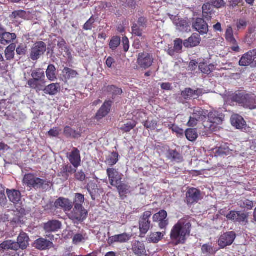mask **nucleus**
<instances>
[{
	"label": "nucleus",
	"instance_id": "nucleus-5",
	"mask_svg": "<svg viewBox=\"0 0 256 256\" xmlns=\"http://www.w3.org/2000/svg\"><path fill=\"white\" fill-rule=\"evenodd\" d=\"M202 198V193L200 190L188 188L186 194L184 202L188 206H192L198 203Z\"/></svg>",
	"mask_w": 256,
	"mask_h": 256
},
{
	"label": "nucleus",
	"instance_id": "nucleus-2",
	"mask_svg": "<svg viewBox=\"0 0 256 256\" xmlns=\"http://www.w3.org/2000/svg\"><path fill=\"white\" fill-rule=\"evenodd\" d=\"M23 182L28 188L36 190L44 188L46 186H49L50 181L36 177L33 174H26L23 178Z\"/></svg>",
	"mask_w": 256,
	"mask_h": 256
},
{
	"label": "nucleus",
	"instance_id": "nucleus-38",
	"mask_svg": "<svg viewBox=\"0 0 256 256\" xmlns=\"http://www.w3.org/2000/svg\"><path fill=\"white\" fill-rule=\"evenodd\" d=\"M62 77L65 82L68 80L76 78L78 76V72L72 68L65 67L62 71Z\"/></svg>",
	"mask_w": 256,
	"mask_h": 256
},
{
	"label": "nucleus",
	"instance_id": "nucleus-11",
	"mask_svg": "<svg viewBox=\"0 0 256 256\" xmlns=\"http://www.w3.org/2000/svg\"><path fill=\"white\" fill-rule=\"evenodd\" d=\"M225 38L228 42L232 46L230 49L232 51L238 52L240 51V48L234 36V31L232 26H228L225 32Z\"/></svg>",
	"mask_w": 256,
	"mask_h": 256
},
{
	"label": "nucleus",
	"instance_id": "nucleus-54",
	"mask_svg": "<svg viewBox=\"0 0 256 256\" xmlns=\"http://www.w3.org/2000/svg\"><path fill=\"white\" fill-rule=\"evenodd\" d=\"M120 44V38L118 36H112L110 42L109 46L110 49L116 50Z\"/></svg>",
	"mask_w": 256,
	"mask_h": 256
},
{
	"label": "nucleus",
	"instance_id": "nucleus-39",
	"mask_svg": "<svg viewBox=\"0 0 256 256\" xmlns=\"http://www.w3.org/2000/svg\"><path fill=\"white\" fill-rule=\"evenodd\" d=\"M243 106L250 110L256 109V96L254 94H248Z\"/></svg>",
	"mask_w": 256,
	"mask_h": 256
},
{
	"label": "nucleus",
	"instance_id": "nucleus-31",
	"mask_svg": "<svg viewBox=\"0 0 256 256\" xmlns=\"http://www.w3.org/2000/svg\"><path fill=\"white\" fill-rule=\"evenodd\" d=\"M28 84L32 89L36 90V92L42 91L45 86L46 81H42L34 78H30L28 82Z\"/></svg>",
	"mask_w": 256,
	"mask_h": 256
},
{
	"label": "nucleus",
	"instance_id": "nucleus-63",
	"mask_svg": "<svg viewBox=\"0 0 256 256\" xmlns=\"http://www.w3.org/2000/svg\"><path fill=\"white\" fill-rule=\"evenodd\" d=\"M212 6L216 8H220L226 6V3L224 0H212Z\"/></svg>",
	"mask_w": 256,
	"mask_h": 256
},
{
	"label": "nucleus",
	"instance_id": "nucleus-46",
	"mask_svg": "<svg viewBox=\"0 0 256 256\" xmlns=\"http://www.w3.org/2000/svg\"><path fill=\"white\" fill-rule=\"evenodd\" d=\"M236 216V222H238L240 224H248V218L249 216L248 213L243 212L240 211H238Z\"/></svg>",
	"mask_w": 256,
	"mask_h": 256
},
{
	"label": "nucleus",
	"instance_id": "nucleus-20",
	"mask_svg": "<svg viewBox=\"0 0 256 256\" xmlns=\"http://www.w3.org/2000/svg\"><path fill=\"white\" fill-rule=\"evenodd\" d=\"M53 243L44 238H40L36 240L34 243V246L37 250H44L52 248Z\"/></svg>",
	"mask_w": 256,
	"mask_h": 256
},
{
	"label": "nucleus",
	"instance_id": "nucleus-29",
	"mask_svg": "<svg viewBox=\"0 0 256 256\" xmlns=\"http://www.w3.org/2000/svg\"><path fill=\"white\" fill-rule=\"evenodd\" d=\"M230 121L232 126L237 129L242 130L246 126V122L244 118L238 114L232 116Z\"/></svg>",
	"mask_w": 256,
	"mask_h": 256
},
{
	"label": "nucleus",
	"instance_id": "nucleus-13",
	"mask_svg": "<svg viewBox=\"0 0 256 256\" xmlns=\"http://www.w3.org/2000/svg\"><path fill=\"white\" fill-rule=\"evenodd\" d=\"M67 158L75 168H77L80 166L82 162L80 153L78 148H73L72 152L68 154Z\"/></svg>",
	"mask_w": 256,
	"mask_h": 256
},
{
	"label": "nucleus",
	"instance_id": "nucleus-9",
	"mask_svg": "<svg viewBox=\"0 0 256 256\" xmlns=\"http://www.w3.org/2000/svg\"><path fill=\"white\" fill-rule=\"evenodd\" d=\"M236 238V234L234 232H229L224 233L219 238L218 244L220 248H224L227 246H230Z\"/></svg>",
	"mask_w": 256,
	"mask_h": 256
},
{
	"label": "nucleus",
	"instance_id": "nucleus-15",
	"mask_svg": "<svg viewBox=\"0 0 256 256\" xmlns=\"http://www.w3.org/2000/svg\"><path fill=\"white\" fill-rule=\"evenodd\" d=\"M256 58V50H250L242 56L239 61V64L243 66H250Z\"/></svg>",
	"mask_w": 256,
	"mask_h": 256
},
{
	"label": "nucleus",
	"instance_id": "nucleus-27",
	"mask_svg": "<svg viewBox=\"0 0 256 256\" xmlns=\"http://www.w3.org/2000/svg\"><path fill=\"white\" fill-rule=\"evenodd\" d=\"M174 22L180 31L188 32L190 30V22L186 20L176 16L174 18Z\"/></svg>",
	"mask_w": 256,
	"mask_h": 256
},
{
	"label": "nucleus",
	"instance_id": "nucleus-53",
	"mask_svg": "<svg viewBox=\"0 0 256 256\" xmlns=\"http://www.w3.org/2000/svg\"><path fill=\"white\" fill-rule=\"evenodd\" d=\"M144 29L140 26L138 24L134 23L132 26V34L134 36L141 37L142 36Z\"/></svg>",
	"mask_w": 256,
	"mask_h": 256
},
{
	"label": "nucleus",
	"instance_id": "nucleus-16",
	"mask_svg": "<svg viewBox=\"0 0 256 256\" xmlns=\"http://www.w3.org/2000/svg\"><path fill=\"white\" fill-rule=\"evenodd\" d=\"M202 18L207 21L211 20L216 16V12L210 2L203 4L202 6Z\"/></svg>",
	"mask_w": 256,
	"mask_h": 256
},
{
	"label": "nucleus",
	"instance_id": "nucleus-57",
	"mask_svg": "<svg viewBox=\"0 0 256 256\" xmlns=\"http://www.w3.org/2000/svg\"><path fill=\"white\" fill-rule=\"evenodd\" d=\"M84 202V196L81 194H76L74 200V206H76V204H78L80 206H82V204Z\"/></svg>",
	"mask_w": 256,
	"mask_h": 256
},
{
	"label": "nucleus",
	"instance_id": "nucleus-4",
	"mask_svg": "<svg viewBox=\"0 0 256 256\" xmlns=\"http://www.w3.org/2000/svg\"><path fill=\"white\" fill-rule=\"evenodd\" d=\"M46 50V44L42 41L36 42L30 50V58L33 61L38 60Z\"/></svg>",
	"mask_w": 256,
	"mask_h": 256
},
{
	"label": "nucleus",
	"instance_id": "nucleus-25",
	"mask_svg": "<svg viewBox=\"0 0 256 256\" xmlns=\"http://www.w3.org/2000/svg\"><path fill=\"white\" fill-rule=\"evenodd\" d=\"M201 38L198 34H193L188 39L184 42L186 48H192L198 46L200 42Z\"/></svg>",
	"mask_w": 256,
	"mask_h": 256
},
{
	"label": "nucleus",
	"instance_id": "nucleus-43",
	"mask_svg": "<svg viewBox=\"0 0 256 256\" xmlns=\"http://www.w3.org/2000/svg\"><path fill=\"white\" fill-rule=\"evenodd\" d=\"M46 73L48 79L50 81L53 82L57 79L56 68L54 64H50L48 65Z\"/></svg>",
	"mask_w": 256,
	"mask_h": 256
},
{
	"label": "nucleus",
	"instance_id": "nucleus-1",
	"mask_svg": "<svg viewBox=\"0 0 256 256\" xmlns=\"http://www.w3.org/2000/svg\"><path fill=\"white\" fill-rule=\"evenodd\" d=\"M192 229V220L190 217L180 219L172 228L170 234V240L174 246L184 244L190 236Z\"/></svg>",
	"mask_w": 256,
	"mask_h": 256
},
{
	"label": "nucleus",
	"instance_id": "nucleus-49",
	"mask_svg": "<svg viewBox=\"0 0 256 256\" xmlns=\"http://www.w3.org/2000/svg\"><path fill=\"white\" fill-rule=\"evenodd\" d=\"M230 154V149L226 145H222L218 148L216 150V156H227Z\"/></svg>",
	"mask_w": 256,
	"mask_h": 256
},
{
	"label": "nucleus",
	"instance_id": "nucleus-48",
	"mask_svg": "<svg viewBox=\"0 0 256 256\" xmlns=\"http://www.w3.org/2000/svg\"><path fill=\"white\" fill-rule=\"evenodd\" d=\"M31 76L32 78L46 81L44 72L42 68H38L32 71Z\"/></svg>",
	"mask_w": 256,
	"mask_h": 256
},
{
	"label": "nucleus",
	"instance_id": "nucleus-7",
	"mask_svg": "<svg viewBox=\"0 0 256 256\" xmlns=\"http://www.w3.org/2000/svg\"><path fill=\"white\" fill-rule=\"evenodd\" d=\"M154 60V59L152 54L143 52L138 54L137 64L140 68L146 70L152 66Z\"/></svg>",
	"mask_w": 256,
	"mask_h": 256
},
{
	"label": "nucleus",
	"instance_id": "nucleus-58",
	"mask_svg": "<svg viewBox=\"0 0 256 256\" xmlns=\"http://www.w3.org/2000/svg\"><path fill=\"white\" fill-rule=\"evenodd\" d=\"M168 127L170 130H171L172 132L176 133L177 135L182 136L184 134V130L180 128L175 124H168Z\"/></svg>",
	"mask_w": 256,
	"mask_h": 256
},
{
	"label": "nucleus",
	"instance_id": "nucleus-30",
	"mask_svg": "<svg viewBox=\"0 0 256 256\" xmlns=\"http://www.w3.org/2000/svg\"><path fill=\"white\" fill-rule=\"evenodd\" d=\"M60 90V86L59 83H52L43 88L42 91L44 94L50 96H54Z\"/></svg>",
	"mask_w": 256,
	"mask_h": 256
},
{
	"label": "nucleus",
	"instance_id": "nucleus-56",
	"mask_svg": "<svg viewBox=\"0 0 256 256\" xmlns=\"http://www.w3.org/2000/svg\"><path fill=\"white\" fill-rule=\"evenodd\" d=\"M76 172V170L73 168L72 166L69 164L64 165L62 168V173L68 176Z\"/></svg>",
	"mask_w": 256,
	"mask_h": 256
},
{
	"label": "nucleus",
	"instance_id": "nucleus-26",
	"mask_svg": "<svg viewBox=\"0 0 256 256\" xmlns=\"http://www.w3.org/2000/svg\"><path fill=\"white\" fill-rule=\"evenodd\" d=\"M114 186L116 188L120 197L122 200L124 199L126 197V195L130 192V186L128 184L124 183L122 181L117 186Z\"/></svg>",
	"mask_w": 256,
	"mask_h": 256
},
{
	"label": "nucleus",
	"instance_id": "nucleus-18",
	"mask_svg": "<svg viewBox=\"0 0 256 256\" xmlns=\"http://www.w3.org/2000/svg\"><path fill=\"white\" fill-rule=\"evenodd\" d=\"M132 250L136 256H144L146 255V250L144 244L139 240H135L132 242Z\"/></svg>",
	"mask_w": 256,
	"mask_h": 256
},
{
	"label": "nucleus",
	"instance_id": "nucleus-32",
	"mask_svg": "<svg viewBox=\"0 0 256 256\" xmlns=\"http://www.w3.org/2000/svg\"><path fill=\"white\" fill-rule=\"evenodd\" d=\"M248 94L244 92L238 90L231 96V100L232 102H236L243 106Z\"/></svg>",
	"mask_w": 256,
	"mask_h": 256
},
{
	"label": "nucleus",
	"instance_id": "nucleus-45",
	"mask_svg": "<svg viewBox=\"0 0 256 256\" xmlns=\"http://www.w3.org/2000/svg\"><path fill=\"white\" fill-rule=\"evenodd\" d=\"M118 154L117 152H113L106 158V163L108 166H112L118 162Z\"/></svg>",
	"mask_w": 256,
	"mask_h": 256
},
{
	"label": "nucleus",
	"instance_id": "nucleus-34",
	"mask_svg": "<svg viewBox=\"0 0 256 256\" xmlns=\"http://www.w3.org/2000/svg\"><path fill=\"white\" fill-rule=\"evenodd\" d=\"M0 248L3 250H11L17 252L20 248L18 242L12 240H5L0 244Z\"/></svg>",
	"mask_w": 256,
	"mask_h": 256
},
{
	"label": "nucleus",
	"instance_id": "nucleus-52",
	"mask_svg": "<svg viewBox=\"0 0 256 256\" xmlns=\"http://www.w3.org/2000/svg\"><path fill=\"white\" fill-rule=\"evenodd\" d=\"M137 122L135 120H132L122 125L120 130L124 132H128L134 129L136 126Z\"/></svg>",
	"mask_w": 256,
	"mask_h": 256
},
{
	"label": "nucleus",
	"instance_id": "nucleus-61",
	"mask_svg": "<svg viewBox=\"0 0 256 256\" xmlns=\"http://www.w3.org/2000/svg\"><path fill=\"white\" fill-rule=\"evenodd\" d=\"M237 212L238 211L231 210L226 215L222 213H221V214L225 216L228 220H232L234 222H236Z\"/></svg>",
	"mask_w": 256,
	"mask_h": 256
},
{
	"label": "nucleus",
	"instance_id": "nucleus-59",
	"mask_svg": "<svg viewBox=\"0 0 256 256\" xmlns=\"http://www.w3.org/2000/svg\"><path fill=\"white\" fill-rule=\"evenodd\" d=\"M248 26V22L245 19L238 20L236 22V26L238 30H245Z\"/></svg>",
	"mask_w": 256,
	"mask_h": 256
},
{
	"label": "nucleus",
	"instance_id": "nucleus-33",
	"mask_svg": "<svg viewBox=\"0 0 256 256\" xmlns=\"http://www.w3.org/2000/svg\"><path fill=\"white\" fill-rule=\"evenodd\" d=\"M61 222L58 220H52L48 221L44 225V229L46 232H56L60 228Z\"/></svg>",
	"mask_w": 256,
	"mask_h": 256
},
{
	"label": "nucleus",
	"instance_id": "nucleus-28",
	"mask_svg": "<svg viewBox=\"0 0 256 256\" xmlns=\"http://www.w3.org/2000/svg\"><path fill=\"white\" fill-rule=\"evenodd\" d=\"M30 238L28 234L24 232L20 234L17 238L18 248L22 250H25L29 246Z\"/></svg>",
	"mask_w": 256,
	"mask_h": 256
},
{
	"label": "nucleus",
	"instance_id": "nucleus-3",
	"mask_svg": "<svg viewBox=\"0 0 256 256\" xmlns=\"http://www.w3.org/2000/svg\"><path fill=\"white\" fill-rule=\"evenodd\" d=\"M207 116H208V120L204 121L203 125L207 130L210 131H214L217 128L215 124H220L224 118V114L217 111L208 113Z\"/></svg>",
	"mask_w": 256,
	"mask_h": 256
},
{
	"label": "nucleus",
	"instance_id": "nucleus-51",
	"mask_svg": "<svg viewBox=\"0 0 256 256\" xmlns=\"http://www.w3.org/2000/svg\"><path fill=\"white\" fill-rule=\"evenodd\" d=\"M198 67L202 72L204 74H209L214 70V66L213 64L208 65L205 63H200V64Z\"/></svg>",
	"mask_w": 256,
	"mask_h": 256
},
{
	"label": "nucleus",
	"instance_id": "nucleus-6",
	"mask_svg": "<svg viewBox=\"0 0 256 256\" xmlns=\"http://www.w3.org/2000/svg\"><path fill=\"white\" fill-rule=\"evenodd\" d=\"M88 212L82 206H74L72 210L68 214L70 219L82 222L87 218Z\"/></svg>",
	"mask_w": 256,
	"mask_h": 256
},
{
	"label": "nucleus",
	"instance_id": "nucleus-37",
	"mask_svg": "<svg viewBox=\"0 0 256 256\" xmlns=\"http://www.w3.org/2000/svg\"><path fill=\"white\" fill-rule=\"evenodd\" d=\"M208 111L200 108H195L192 116L198 121H203L206 118Z\"/></svg>",
	"mask_w": 256,
	"mask_h": 256
},
{
	"label": "nucleus",
	"instance_id": "nucleus-40",
	"mask_svg": "<svg viewBox=\"0 0 256 256\" xmlns=\"http://www.w3.org/2000/svg\"><path fill=\"white\" fill-rule=\"evenodd\" d=\"M64 134L66 138H76L81 136V133L80 132L76 131L69 126L64 127Z\"/></svg>",
	"mask_w": 256,
	"mask_h": 256
},
{
	"label": "nucleus",
	"instance_id": "nucleus-8",
	"mask_svg": "<svg viewBox=\"0 0 256 256\" xmlns=\"http://www.w3.org/2000/svg\"><path fill=\"white\" fill-rule=\"evenodd\" d=\"M16 38L15 33L6 32L4 26L0 24V44L2 46H7L12 44Z\"/></svg>",
	"mask_w": 256,
	"mask_h": 256
},
{
	"label": "nucleus",
	"instance_id": "nucleus-42",
	"mask_svg": "<svg viewBox=\"0 0 256 256\" xmlns=\"http://www.w3.org/2000/svg\"><path fill=\"white\" fill-rule=\"evenodd\" d=\"M218 250V248L208 244H204L202 246V253L207 256L215 254Z\"/></svg>",
	"mask_w": 256,
	"mask_h": 256
},
{
	"label": "nucleus",
	"instance_id": "nucleus-60",
	"mask_svg": "<svg viewBox=\"0 0 256 256\" xmlns=\"http://www.w3.org/2000/svg\"><path fill=\"white\" fill-rule=\"evenodd\" d=\"M94 22L95 19L93 16H92L84 24L83 29L86 30H92L93 28V24Z\"/></svg>",
	"mask_w": 256,
	"mask_h": 256
},
{
	"label": "nucleus",
	"instance_id": "nucleus-62",
	"mask_svg": "<svg viewBox=\"0 0 256 256\" xmlns=\"http://www.w3.org/2000/svg\"><path fill=\"white\" fill-rule=\"evenodd\" d=\"M26 16V12L24 10H15L11 14V18H24Z\"/></svg>",
	"mask_w": 256,
	"mask_h": 256
},
{
	"label": "nucleus",
	"instance_id": "nucleus-14",
	"mask_svg": "<svg viewBox=\"0 0 256 256\" xmlns=\"http://www.w3.org/2000/svg\"><path fill=\"white\" fill-rule=\"evenodd\" d=\"M168 214L166 210H161L153 216V220L158 222V226L160 229H165L168 224L167 219Z\"/></svg>",
	"mask_w": 256,
	"mask_h": 256
},
{
	"label": "nucleus",
	"instance_id": "nucleus-24",
	"mask_svg": "<svg viewBox=\"0 0 256 256\" xmlns=\"http://www.w3.org/2000/svg\"><path fill=\"white\" fill-rule=\"evenodd\" d=\"M202 94V90L200 88H197L196 90H193L191 88H186L181 92L182 96L185 100L191 99L195 96L198 97Z\"/></svg>",
	"mask_w": 256,
	"mask_h": 256
},
{
	"label": "nucleus",
	"instance_id": "nucleus-44",
	"mask_svg": "<svg viewBox=\"0 0 256 256\" xmlns=\"http://www.w3.org/2000/svg\"><path fill=\"white\" fill-rule=\"evenodd\" d=\"M15 50L16 46L14 44H10L6 48L4 55L7 60L10 61L14 58Z\"/></svg>",
	"mask_w": 256,
	"mask_h": 256
},
{
	"label": "nucleus",
	"instance_id": "nucleus-19",
	"mask_svg": "<svg viewBox=\"0 0 256 256\" xmlns=\"http://www.w3.org/2000/svg\"><path fill=\"white\" fill-rule=\"evenodd\" d=\"M102 92L104 94L112 96L113 99L116 96L121 95L123 92L122 88L114 85L104 86L102 88Z\"/></svg>",
	"mask_w": 256,
	"mask_h": 256
},
{
	"label": "nucleus",
	"instance_id": "nucleus-17",
	"mask_svg": "<svg viewBox=\"0 0 256 256\" xmlns=\"http://www.w3.org/2000/svg\"><path fill=\"white\" fill-rule=\"evenodd\" d=\"M204 20L197 18L192 25L194 28L202 35L206 34L208 32V24Z\"/></svg>",
	"mask_w": 256,
	"mask_h": 256
},
{
	"label": "nucleus",
	"instance_id": "nucleus-64",
	"mask_svg": "<svg viewBox=\"0 0 256 256\" xmlns=\"http://www.w3.org/2000/svg\"><path fill=\"white\" fill-rule=\"evenodd\" d=\"M182 48V40L180 38H176L174 41V47L176 52H179L181 51Z\"/></svg>",
	"mask_w": 256,
	"mask_h": 256
},
{
	"label": "nucleus",
	"instance_id": "nucleus-21",
	"mask_svg": "<svg viewBox=\"0 0 256 256\" xmlns=\"http://www.w3.org/2000/svg\"><path fill=\"white\" fill-rule=\"evenodd\" d=\"M54 206L57 208H62L64 212L70 211L72 208L70 201L64 198H60L54 202Z\"/></svg>",
	"mask_w": 256,
	"mask_h": 256
},
{
	"label": "nucleus",
	"instance_id": "nucleus-12",
	"mask_svg": "<svg viewBox=\"0 0 256 256\" xmlns=\"http://www.w3.org/2000/svg\"><path fill=\"white\" fill-rule=\"evenodd\" d=\"M110 183L112 186H117L122 179L123 175L118 170L114 168H108L106 170Z\"/></svg>",
	"mask_w": 256,
	"mask_h": 256
},
{
	"label": "nucleus",
	"instance_id": "nucleus-22",
	"mask_svg": "<svg viewBox=\"0 0 256 256\" xmlns=\"http://www.w3.org/2000/svg\"><path fill=\"white\" fill-rule=\"evenodd\" d=\"M112 103V102L110 100L104 102L96 114V119H102L108 115L110 110Z\"/></svg>",
	"mask_w": 256,
	"mask_h": 256
},
{
	"label": "nucleus",
	"instance_id": "nucleus-47",
	"mask_svg": "<svg viewBox=\"0 0 256 256\" xmlns=\"http://www.w3.org/2000/svg\"><path fill=\"white\" fill-rule=\"evenodd\" d=\"M185 135L186 138L190 142L195 141L198 137L196 129L193 128L187 129L185 132Z\"/></svg>",
	"mask_w": 256,
	"mask_h": 256
},
{
	"label": "nucleus",
	"instance_id": "nucleus-35",
	"mask_svg": "<svg viewBox=\"0 0 256 256\" xmlns=\"http://www.w3.org/2000/svg\"><path fill=\"white\" fill-rule=\"evenodd\" d=\"M167 158L172 162H181L183 161L182 155L176 150H168L167 152Z\"/></svg>",
	"mask_w": 256,
	"mask_h": 256
},
{
	"label": "nucleus",
	"instance_id": "nucleus-41",
	"mask_svg": "<svg viewBox=\"0 0 256 256\" xmlns=\"http://www.w3.org/2000/svg\"><path fill=\"white\" fill-rule=\"evenodd\" d=\"M164 234L165 232L162 234L161 232H151L147 238V240L149 242L157 244L162 239Z\"/></svg>",
	"mask_w": 256,
	"mask_h": 256
},
{
	"label": "nucleus",
	"instance_id": "nucleus-36",
	"mask_svg": "<svg viewBox=\"0 0 256 256\" xmlns=\"http://www.w3.org/2000/svg\"><path fill=\"white\" fill-rule=\"evenodd\" d=\"M6 193L10 200L12 202L17 204L20 200L21 193L20 191L16 190H10L7 189Z\"/></svg>",
	"mask_w": 256,
	"mask_h": 256
},
{
	"label": "nucleus",
	"instance_id": "nucleus-23",
	"mask_svg": "<svg viewBox=\"0 0 256 256\" xmlns=\"http://www.w3.org/2000/svg\"><path fill=\"white\" fill-rule=\"evenodd\" d=\"M131 235L127 233H123L114 235L109 238L108 243L112 244L115 242L124 243L128 242L131 238Z\"/></svg>",
	"mask_w": 256,
	"mask_h": 256
},
{
	"label": "nucleus",
	"instance_id": "nucleus-50",
	"mask_svg": "<svg viewBox=\"0 0 256 256\" xmlns=\"http://www.w3.org/2000/svg\"><path fill=\"white\" fill-rule=\"evenodd\" d=\"M238 205L242 208L251 210L254 208V202L248 199L242 200L238 202Z\"/></svg>",
	"mask_w": 256,
	"mask_h": 256
},
{
	"label": "nucleus",
	"instance_id": "nucleus-10",
	"mask_svg": "<svg viewBox=\"0 0 256 256\" xmlns=\"http://www.w3.org/2000/svg\"><path fill=\"white\" fill-rule=\"evenodd\" d=\"M152 216L150 211L145 212L140 217L139 221V229L141 234H146L150 227V218Z\"/></svg>",
	"mask_w": 256,
	"mask_h": 256
},
{
	"label": "nucleus",
	"instance_id": "nucleus-55",
	"mask_svg": "<svg viewBox=\"0 0 256 256\" xmlns=\"http://www.w3.org/2000/svg\"><path fill=\"white\" fill-rule=\"evenodd\" d=\"M142 124L146 129L154 130L158 126V122L156 120H147L144 121Z\"/></svg>",
	"mask_w": 256,
	"mask_h": 256
}]
</instances>
